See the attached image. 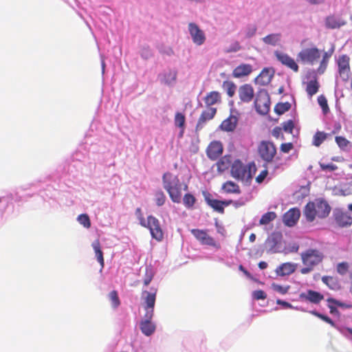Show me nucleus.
Wrapping results in <instances>:
<instances>
[{"instance_id": "obj_52", "label": "nucleus", "mask_w": 352, "mask_h": 352, "mask_svg": "<svg viewBox=\"0 0 352 352\" xmlns=\"http://www.w3.org/2000/svg\"><path fill=\"white\" fill-rule=\"evenodd\" d=\"M294 148V145L291 142L283 143L280 146V151L284 153H288Z\"/></svg>"}, {"instance_id": "obj_12", "label": "nucleus", "mask_w": 352, "mask_h": 352, "mask_svg": "<svg viewBox=\"0 0 352 352\" xmlns=\"http://www.w3.org/2000/svg\"><path fill=\"white\" fill-rule=\"evenodd\" d=\"M188 31L195 44L197 45H201L205 42V34L197 24L195 23H190L188 24Z\"/></svg>"}, {"instance_id": "obj_27", "label": "nucleus", "mask_w": 352, "mask_h": 352, "mask_svg": "<svg viewBox=\"0 0 352 352\" xmlns=\"http://www.w3.org/2000/svg\"><path fill=\"white\" fill-rule=\"evenodd\" d=\"M345 24L344 21L336 18L335 16H329L325 19V25L329 29L340 28Z\"/></svg>"}, {"instance_id": "obj_25", "label": "nucleus", "mask_w": 352, "mask_h": 352, "mask_svg": "<svg viewBox=\"0 0 352 352\" xmlns=\"http://www.w3.org/2000/svg\"><path fill=\"white\" fill-rule=\"evenodd\" d=\"M273 77V74L268 69H263L260 74L256 78L255 81L261 85H268Z\"/></svg>"}, {"instance_id": "obj_23", "label": "nucleus", "mask_w": 352, "mask_h": 352, "mask_svg": "<svg viewBox=\"0 0 352 352\" xmlns=\"http://www.w3.org/2000/svg\"><path fill=\"white\" fill-rule=\"evenodd\" d=\"M336 223L342 228L352 225V217L346 212H338L335 214Z\"/></svg>"}, {"instance_id": "obj_32", "label": "nucleus", "mask_w": 352, "mask_h": 352, "mask_svg": "<svg viewBox=\"0 0 352 352\" xmlns=\"http://www.w3.org/2000/svg\"><path fill=\"white\" fill-rule=\"evenodd\" d=\"M281 34L279 33L270 34L262 38L263 41L270 45H276L280 41Z\"/></svg>"}, {"instance_id": "obj_15", "label": "nucleus", "mask_w": 352, "mask_h": 352, "mask_svg": "<svg viewBox=\"0 0 352 352\" xmlns=\"http://www.w3.org/2000/svg\"><path fill=\"white\" fill-rule=\"evenodd\" d=\"M299 298L305 302L319 304L324 299V296L318 292L309 289L306 292L301 293Z\"/></svg>"}, {"instance_id": "obj_40", "label": "nucleus", "mask_w": 352, "mask_h": 352, "mask_svg": "<svg viewBox=\"0 0 352 352\" xmlns=\"http://www.w3.org/2000/svg\"><path fill=\"white\" fill-rule=\"evenodd\" d=\"M349 263L346 261L340 262L336 265V272L340 276L346 275L349 272Z\"/></svg>"}, {"instance_id": "obj_48", "label": "nucleus", "mask_w": 352, "mask_h": 352, "mask_svg": "<svg viewBox=\"0 0 352 352\" xmlns=\"http://www.w3.org/2000/svg\"><path fill=\"white\" fill-rule=\"evenodd\" d=\"M327 302L328 303H333V305H336L337 307H342V308H346V309H349V308H351V306L350 305H347L344 302H340L339 300H337L333 298H329L327 300Z\"/></svg>"}, {"instance_id": "obj_49", "label": "nucleus", "mask_w": 352, "mask_h": 352, "mask_svg": "<svg viewBox=\"0 0 352 352\" xmlns=\"http://www.w3.org/2000/svg\"><path fill=\"white\" fill-rule=\"evenodd\" d=\"M294 127V122L292 120L283 123V129L285 132L292 133Z\"/></svg>"}, {"instance_id": "obj_39", "label": "nucleus", "mask_w": 352, "mask_h": 352, "mask_svg": "<svg viewBox=\"0 0 352 352\" xmlns=\"http://www.w3.org/2000/svg\"><path fill=\"white\" fill-rule=\"evenodd\" d=\"M166 197L164 192L159 189L155 192L154 200L157 206H162L165 204Z\"/></svg>"}, {"instance_id": "obj_64", "label": "nucleus", "mask_w": 352, "mask_h": 352, "mask_svg": "<svg viewBox=\"0 0 352 352\" xmlns=\"http://www.w3.org/2000/svg\"><path fill=\"white\" fill-rule=\"evenodd\" d=\"M256 31V28L255 26H253L250 32L248 33V36L250 37V36H253L255 34Z\"/></svg>"}, {"instance_id": "obj_11", "label": "nucleus", "mask_w": 352, "mask_h": 352, "mask_svg": "<svg viewBox=\"0 0 352 352\" xmlns=\"http://www.w3.org/2000/svg\"><path fill=\"white\" fill-rule=\"evenodd\" d=\"M349 60V57L347 55H342L338 60L339 74L344 81H347L350 77Z\"/></svg>"}, {"instance_id": "obj_44", "label": "nucleus", "mask_w": 352, "mask_h": 352, "mask_svg": "<svg viewBox=\"0 0 352 352\" xmlns=\"http://www.w3.org/2000/svg\"><path fill=\"white\" fill-rule=\"evenodd\" d=\"M322 281L332 289H335L338 285L336 279L332 276H323Z\"/></svg>"}, {"instance_id": "obj_50", "label": "nucleus", "mask_w": 352, "mask_h": 352, "mask_svg": "<svg viewBox=\"0 0 352 352\" xmlns=\"http://www.w3.org/2000/svg\"><path fill=\"white\" fill-rule=\"evenodd\" d=\"M320 168L322 170H328L330 172L334 171L338 169V166L333 164H322L320 163Z\"/></svg>"}, {"instance_id": "obj_13", "label": "nucleus", "mask_w": 352, "mask_h": 352, "mask_svg": "<svg viewBox=\"0 0 352 352\" xmlns=\"http://www.w3.org/2000/svg\"><path fill=\"white\" fill-rule=\"evenodd\" d=\"M274 55L276 57L277 60L280 61L283 65L289 68L294 72H298L299 70V67L295 60L289 56L287 54L283 53L280 51H275Z\"/></svg>"}, {"instance_id": "obj_41", "label": "nucleus", "mask_w": 352, "mask_h": 352, "mask_svg": "<svg viewBox=\"0 0 352 352\" xmlns=\"http://www.w3.org/2000/svg\"><path fill=\"white\" fill-rule=\"evenodd\" d=\"M195 197L190 193H187L184 196L183 203L184 206L188 208H192L195 204Z\"/></svg>"}, {"instance_id": "obj_60", "label": "nucleus", "mask_w": 352, "mask_h": 352, "mask_svg": "<svg viewBox=\"0 0 352 352\" xmlns=\"http://www.w3.org/2000/svg\"><path fill=\"white\" fill-rule=\"evenodd\" d=\"M245 205V202L243 200L233 201V206L237 208Z\"/></svg>"}, {"instance_id": "obj_26", "label": "nucleus", "mask_w": 352, "mask_h": 352, "mask_svg": "<svg viewBox=\"0 0 352 352\" xmlns=\"http://www.w3.org/2000/svg\"><path fill=\"white\" fill-rule=\"evenodd\" d=\"M204 100L208 107H211L210 106L221 102V95L218 91H210L206 94Z\"/></svg>"}, {"instance_id": "obj_21", "label": "nucleus", "mask_w": 352, "mask_h": 352, "mask_svg": "<svg viewBox=\"0 0 352 352\" xmlns=\"http://www.w3.org/2000/svg\"><path fill=\"white\" fill-rule=\"evenodd\" d=\"M252 72V66L251 65L242 63L234 69L232 76L234 78H239L250 75Z\"/></svg>"}, {"instance_id": "obj_20", "label": "nucleus", "mask_w": 352, "mask_h": 352, "mask_svg": "<svg viewBox=\"0 0 352 352\" xmlns=\"http://www.w3.org/2000/svg\"><path fill=\"white\" fill-rule=\"evenodd\" d=\"M204 195L205 201L210 207L220 214L224 213V208L222 206V201L212 199V195L208 192H204Z\"/></svg>"}, {"instance_id": "obj_6", "label": "nucleus", "mask_w": 352, "mask_h": 352, "mask_svg": "<svg viewBox=\"0 0 352 352\" xmlns=\"http://www.w3.org/2000/svg\"><path fill=\"white\" fill-rule=\"evenodd\" d=\"M320 57V50L314 47L302 49L297 54V60L303 64L314 65Z\"/></svg>"}, {"instance_id": "obj_8", "label": "nucleus", "mask_w": 352, "mask_h": 352, "mask_svg": "<svg viewBox=\"0 0 352 352\" xmlns=\"http://www.w3.org/2000/svg\"><path fill=\"white\" fill-rule=\"evenodd\" d=\"M157 295V289H152L151 292L143 291L142 297L143 299V307L146 311L144 317L152 318L154 313V307L155 304Z\"/></svg>"}, {"instance_id": "obj_63", "label": "nucleus", "mask_w": 352, "mask_h": 352, "mask_svg": "<svg viewBox=\"0 0 352 352\" xmlns=\"http://www.w3.org/2000/svg\"><path fill=\"white\" fill-rule=\"evenodd\" d=\"M267 263L265 261H261L259 262L258 263V267L261 270H264L265 268H267Z\"/></svg>"}, {"instance_id": "obj_17", "label": "nucleus", "mask_w": 352, "mask_h": 352, "mask_svg": "<svg viewBox=\"0 0 352 352\" xmlns=\"http://www.w3.org/2000/svg\"><path fill=\"white\" fill-rule=\"evenodd\" d=\"M300 216V210L298 208H294L285 213L283 217V221L286 226L292 227L297 223Z\"/></svg>"}, {"instance_id": "obj_55", "label": "nucleus", "mask_w": 352, "mask_h": 352, "mask_svg": "<svg viewBox=\"0 0 352 352\" xmlns=\"http://www.w3.org/2000/svg\"><path fill=\"white\" fill-rule=\"evenodd\" d=\"M135 214L137 215L139 221H140V224L141 226H146V221H145V219L144 218L143 215H142V210L140 208H138L136 210H135Z\"/></svg>"}, {"instance_id": "obj_59", "label": "nucleus", "mask_w": 352, "mask_h": 352, "mask_svg": "<svg viewBox=\"0 0 352 352\" xmlns=\"http://www.w3.org/2000/svg\"><path fill=\"white\" fill-rule=\"evenodd\" d=\"M328 307L330 309L331 314H335L338 312L336 308V305H333V303H328Z\"/></svg>"}, {"instance_id": "obj_61", "label": "nucleus", "mask_w": 352, "mask_h": 352, "mask_svg": "<svg viewBox=\"0 0 352 352\" xmlns=\"http://www.w3.org/2000/svg\"><path fill=\"white\" fill-rule=\"evenodd\" d=\"M152 279H153V276L152 275H146V276L144 279V285L145 286L148 285L149 283L151 282Z\"/></svg>"}, {"instance_id": "obj_22", "label": "nucleus", "mask_w": 352, "mask_h": 352, "mask_svg": "<svg viewBox=\"0 0 352 352\" xmlns=\"http://www.w3.org/2000/svg\"><path fill=\"white\" fill-rule=\"evenodd\" d=\"M238 122V118L235 116L230 115L228 118L224 120L220 128L222 131L230 132L234 131Z\"/></svg>"}, {"instance_id": "obj_29", "label": "nucleus", "mask_w": 352, "mask_h": 352, "mask_svg": "<svg viewBox=\"0 0 352 352\" xmlns=\"http://www.w3.org/2000/svg\"><path fill=\"white\" fill-rule=\"evenodd\" d=\"M92 247L94 250L97 261L100 265V270H102L104 266V261L103 257V252L101 250L100 243L98 239H96L93 242Z\"/></svg>"}, {"instance_id": "obj_45", "label": "nucleus", "mask_w": 352, "mask_h": 352, "mask_svg": "<svg viewBox=\"0 0 352 352\" xmlns=\"http://www.w3.org/2000/svg\"><path fill=\"white\" fill-rule=\"evenodd\" d=\"M318 102L321 107L324 113H327L329 111L327 100L324 95H320L318 97Z\"/></svg>"}, {"instance_id": "obj_47", "label": "nucleus", "mask_w": 352, "mask_h": 352, "mask_svg": "<svg viewBox=\"0 0 352 352\" xmlns=\"http://www.w3.org/2000/svg\"><path fill=\"white\" fill-rule=\"evenodd\" d=\"M336 142L338 146L342 149H344L350 143L349 140L342 136H336Z\"/></svg>"}, {"instance_id": "obj_3", "label": "nucleus", "mask_w": 352, "mask_h": 352, "mask_svg": "<svg viewBox=\"0 0 352 352\" xmlns=\"http://www.w3.org/2000/svg\"><path fill=\"white\" fill-rule=\"evenodd\" d=\"M256 171L254 162L243 164L240 160H235L230 166V175L237 181H249L252 178V172Z\"/></svg>"}, {"instance_id": "obj_51", "label": "nucleus", "mask_w": 352, "mask_h": 352, "mask_svg": "<svg viewBox=\"0 0 352 352\" xmlns=\"http://www.w3.org/2000/svg\"><path fill=\"white\" fill-rule=\"evenodd\" d=\"M252 296L256 300H265L267 298L265 292L261 289L254 291Z\"/></svg>"}, {"instance_id": "obj_35", "label": "nucleus", "mask_w": 352, "mask_h": 352, "mask_svg": "<svg viewBox=\"0 0 352 352\" xmlns=\"http://www.w3.org/2000/svg\"><path fill=\"white\" fill-rule=\"evenodd\" d=\"M291 108V104L289 102H278L274 107V111L278 115H282L288 111Z\"/></svg>"}, {"instance_id": "obj_36", "label": "nucleus", "mask_w": 352, "mask_h": 352, "mask_svg": "<svg viewBox=\"0 0 352 352\" xmlns=\"http://www.w3.org/2000/svg\"><path fill=\"white\" fill-rule=\"evenodd\" d=\"M327 135L323 131H317L313 137V145L319 146L327 139Z\"/></svg>"}, {"instance_id": "obj_7", "label": "nucleus", "mask_w": 352, "mask_h": 352, "mask_svg": "<svg viewBox=\"0 0 352 352\" xmlns=\"http://www.w3.org/2000/svg\"><path fill=\"white\" fill-rule=\"evenodd\" d=\"M254 106L256 111L261 114H267L270 109V98L266 90H261L257 92L254 100Z\"/></svg>"}, {"instance_id": "obj_10", "label": "nucleus", "mask_w": 352, "mask_h": 352, "mask_svg": "<svg viewBox=\"0 0 352 352\" xmlns=\"http://www.w3.org/2000/svg\"><path fill=\"white\" fill-rule=\"evenodd\" d=\"M144 228L149 229L152 237L157 241H161L164 238V233L161 228L159 220L149 215L146 221V226H142Z\"/></svg>"}, {"instance_id": "obj_1", "label": "nucleus", "mask_w": 352, "mask_h": 352, "mask_svg": "<svg viewBox=\"0 0 352 352\" xmlns=\"http://www.w3.org/2000/svg\"><path fill=\"white\" fill-rule=\"evenodd\" d=\"M331 211V207L327 201L316 200L307 204L304 209V214L307 220L313 221L316 218L323 219L327 217Z\"/></svg>"}, {"instance_id": "obj_58", "label": "nucleus", "mask_w": 352, "mask_h": 352, "mask_svg": "<svg viewBox=\"0 0 352 352\" xmlns=\"http://www.w3.org/2000/svg\"><path fill=\"white\" fill-rule=\"evenodd\" d=\"M241 49V47L239 45V44L236 42L235 43L233 44V45L228 50V52H236L238 50H239Z\"/></svg>"}, {"instance_id": "obj_9", "label": "nucleus", "mask_w": 352, "mask_h": 352, "mask_svg": "<svg viewBox=\"0 0 352 352\" xmlns=\"http://www.w3.org/2000/svg\"><path fill=\"white\" fill-rule=\"evenodd\" d=\"M190 232L201 245L211 246L217 250L221 248L220 244L208 234L207 230L192 229Z\"/></svg>"}, {"instance_id": "obj_14", "label": "nucleus", "mask_w": 352, "mask_h": 352, "mask_svg": "<svg viewBox=\"0 0 352 352\" xmlns=\"http://www.w3.org/2000/svg\"><path fill=\"white\" fill-rule=\"evenodd\" d=\"M239 97L242 102H250L254 96V91L252 86L250 84H245L239 88Z\"/></svg>"}, {"instance_id": "obj_46", "label": "nucleus", "mask_w": 352, "mask_h": 352, "mask_svg": "<svg viewBox=\"0 0 352 352\" xmlns=\"http://www.w3.org/2000/svg\"><path fill=\"white\" fill-rule=\"evenodd\" d=\"M271 287L274 291H275L280 294H287L290 288L289 285L283 286V285H278L274 283L272 284Z\"/></svg>"}, {"instance_id": "obj_38", "label": "nucleus", "mask_w": 352, "mask_h": 352, "mask_svg": "<svg viewBox=\"0 0 352 352\" xmlns=\"http://www.w3.org/2000/svg\"><path fill=\"white\" fill-rule=\"evenodd\" d=\"M276 218V214L274 212H267L262 215L259 223L261 225H267Z\"/></svg>"}, {"instance_id": "obj_62", "label": "nucleus", "mask_w": 352, "mask_h": 352, "mask_svg": "<svg viewBox=\"0 0 352 352\" xmlns=\"http://www.w3.org/2000/svg\"><path fill=\"white\" fill-rule=\"evenodd\" d=\"M232 204L233 205V201L230 199V200H225V201H222V206H223V208H224V207L226 206H228Z\"/></svg>"}, {"instance_id": "obj_28", "label": "nucleus", "mask_w": 352, "mask_h": 352, "mask_svg": "<svg viewBox=\"0 0 352 352\" xmlns=\"http://www.w3.org/2000/svg\"><path fill=\"white\" fill-rule=\"evenodd\" d=\"M185 122H186V117L185 115L180 113L177 112L175 115L174 118V123L177 127L180 129L179 137L182 138L184 135L185 130Z\"/></svg>"}, {"instance_id": "obj_19", "label": "nucleus", "mask_w": 352, "mask_h": 352, "mask_svg": "<svg viewBox=\"0 0 352 352\" xmlns=\"http://www.w3.org/2000/svg\"><path fill=\"white\" fill-rule=\"evenodd\" d=\"M297 264L292 263H284L278 266L275 270L276 274L280 276H288L296 271Z\"/></svg>"}, {"instance_id": "obj_43", "label": "nucleus", "mask_w": 352, "mask_h": 352, "mask_svg": "<svg viewBox=\"0 0 352 352\" xmlns=\"http://www.w3.org/2000/svg\"><path fill=\"white\" fill-rule=\"evenodd\" d=\"M109 299L111 302L112 307L117 308L120 305V300L117 291L113 290L109 294Z\"/></svg>"}, {"instance_id": "obj_24", "label": "nucleus", "mask_w": 352, "mask_h": 352, "mask_svg": "<svg viewBox=\"0 0 352 352\" xmlns=\"http://www.w3.org/2000/svg\"><path fill=\"white\" fill-rule=\"evenodd\" d=\"M144 320L141 321L140 326V329L145 336H149L152 335L155 331V325L151 322L152 318L144 317Z\"/></svg>"}, {"instance_id": "obj_18", "label": "nucleus", "mask_w": 352, "mask_h": 352, "mask_svg": "<svg viewBox=\"0 0 352 352\" xmlns=\"http://www.w3.org/2000/svg\"><path fill=\"white\" fill-rule=\"evenodd\" d=\"M223 149V145L220 142L213 141L207 148V155L210 160H215L222 154Z\"/></svg>"}, {"instance_id": "obj_56", "label": "nucleus", "mask_w": 352, "mask_h": 352, "mask_svg": "<svg viewBox=\"0 0 352 352\" xmlns=\"http://www.w3.org/2000/svg\"><path fill=\"white\" fill-rule=\"evenodd\" d=\"M272 134L276 138H279L280 137H281L282 139L284 138L282 133V129L279 126L274 127L272 131Z\"/></svg>"}, {"instance_id": "obj_30", "label": "nucleus", "mask_w": 352, "mask_h": 352, "mask_svg": "<svg viewBox=\"0 0 352 352\" xmlns=\"http://www.w3.org/2000/svg\"><path fill=\"white\" fill-rule=\"evenodd\" d=\"M333 51V49H331L323 54L322 60L320 61V65L317 69L318 74H322L325 72L329 58L332 56Z\"/></svg>"}, {"instance_id": "obj_16", "label": "nucleus", "mask_w": 352, "mask_h": 352, "mask_svg": "<svg viewBox=\"0 0 352 352\" xmlns=\"http://www.w3.org/2000/svg\"><path fill=\"white\" fill-rule=\"evenodd\" d=\"M217 113V109L214 107H208L201 113L196 125V130H200L203 128L206 122L212 120Z\"/></svg>"}, {"instance_id": "obj_33", "label": "nucleus", "mask_w": 352, "mask_h": 352, "mask_svg": "<svg viewBox=\"0 0 352 352\" xmlns=\"http://www.w3.org/2000/svg\"><path fill=\"white\" fill-rule=\"evenodd\" d=\"M319 87L320 85L317 80H311L307 85L306 91L310 97H312L318 91Z\"/></svg>"}, {"instance_id": "obj_57", "label": "nucleus", "mask_w": 352, "mask_h": 352, "mask_svg": "<svg viewBox=\"0 0 352 352\" xmlns=\"http://www.w3.org/2000/svg\"><path fill=\"white\" fill-rule=\"evenodd\" d=\"M276 303L278 305L283 306L285 308H292V305L290 303H289L288 302H286V301H283L280 299H278L276 300Z\"/></svg>"}, {"instance_id": "obj_4", "label": "nucleus", "mask_w": 352, "mask_h": 352, "mask_svg": "<svg viewBox=\"0 0 352 352\" xmlns=\"http://www.w3.org/2000/svg\"><path fill=\"white\" fill-rule=\"evenodd\" d=\"M304 267L300 269L302 274L310 273L315 266L320 263L324 258L323 254L316 249H308L300 254Z\"/></svg>"}, {"instance_id": "obj_54", "label": "nucleus", "mask_w": 352, "mask_h": 352, "mask_svg": "<svg viewBox=\"0 0 352 352\" xmlns=\"http://www.w3.org/2000/svg\"><path fill=\"white\" fill-rule=\"evenodd\" d=\"M268 174V171L267 169H265L263 170H262L259 174L256 177V182L258 183V184H261L262 183L264 179H265V177H267Z\"/></svg>"}, {"instance_id": "obj_53", "label": "nucleus", "mask_w": 352, "mask_h": 352, "mask_svg": "<svg viewBox=\"0 0 352 352\" xmlns=\"http://www.w3.org/2000/svg\"><path fill=\"white\" fill-rule=\"evenodd\" d=\"M318 318L322 320L323 321L326 322L327 323L329 324L333 327H336V324L335 322L330 318L329 316L322 314V315H318Z\"/></svg>"}, {"instance_id": "obj_34", "label": "nucleus", "mask_w": 352, "mask_h": 352, "mask_svg": "<svg viewBox=\"0 0 352 352\" xmlns=\"http://www.w3.org/2000/svg\"><path fill=\"white\" fill-rule=\"evenodd\" d=\"M222 87L229 97H233L234 96L236 86L233 82L226 80L223 82Z\"/></svg>"}, {"instance_id": "obj_31", "label": "nucleus", "mask_w": 352, "mask_h": 352, "mask_svg": "<svg viewBox=\"0 0 352 352\" xmlns=\"http://www.w3.org/2000/svg\"><path fill=\"white\" fill-rule=\"evenodd\" d=\"M222 189L226 193L239 194L241 192L240 187L239 185L232 181H228L225 182L222 186Z\"/></svg>"}, {"instance_id": "obj_5", "label": "nucleus", "mask_w": 352, "mask_h": 352, "mask_svg": "<svg viewBox=\"0 0 352 352\" xmlns=\"http://www.w3.org/2000/svg\"><path fill=\"white\" fill-rule=\"evenodd\" d=\"M258 153L263 161L270 163L276 155V147L273 142L263 140L258 146Z\"/></svg>"}, {"instance_id": "obj_37", "label": "nucleus", "mask_w": 352, "mask_h": 352, "mask_svg": "<svg viewBox=\"0 0 352 352\" xmlns=\"http://www.w3.org/2000/svg\"><path fill=\"white\" fill-rule=\"evenodd\" d=\"M230 164V156L225 155L221 157L217 162V167L219 171H224Z\"/></svg>"}, {"instance_id": "obj_2", "label": "nucleus", "mask_w": 352, "mask_h": 352, "mask_svg": "<svg viewBox=\"0 0 352 352\" xmlns=\"http://www.w3.org/2000/svg\"><path fill=\"white\" fill-rule=\"evenodd\" d=\"M163 187L168 193L173 202L180 203L182 198V184L177 176L169 172L162 176Z\"/></svg>"}, {"instance_id": "obj_42", "label": "nucleus", "mask_w": 352, "mask_h": 352, "mask_svg": "<svg viewBox=\"0 0 352 352\" xmlns=\"http://www.w3.org/2000/svg\"><path fill=\"white\" fill-rule=\"evenodd\" d=\"M77 221L85 228H89L91 227V221L89 217L87 214H81L78 215Z\"/></svg>"}]
</instances>
